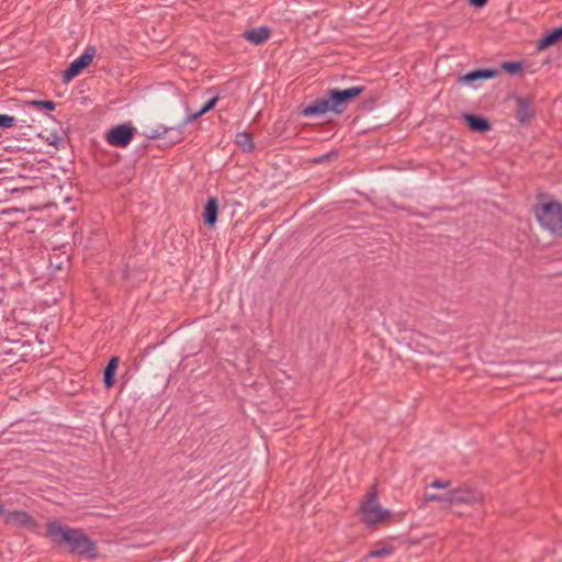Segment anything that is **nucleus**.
<instances>
[{"mask_svg":"<svg viewBox=\"0 0 562 562\" xmlns=\"http://www.w3.org/2000/svg\"><path fill=\"white\" fill-rule=\"evenodd\" d=\"M393 551H394V548L392 546H384L380 549H374V550L369 551L367 553V555L364 557V560H370L373 558H384V557H387L391 553H393Z\"/></svg>","mask_w":562,"mask_h":562,"instance_id":"obj_22","label":"nucleus"},{"mask_svg":"<svg viewBox=\"0 0 562 562\" xmlns=\"http://www.w3.org/2000/svg\"><path fill=\"white\" fill-rule=\"evenodd\" d=\"M487 1L488 0H469V3H470V5H472L476 9H481L487 3Z\"/></svg>","mask_w":562,"mask_h":562,"instance_id":"obj_28","label":"nucleus"},{"mask_svg":"<svg viewBox=\"0 0 562 562\" xmlns=\"http://www.w3.org/2000/svg\"><path fill=\"white\" fill-rule=\"evenodd\" d=\"M136 133V128L131 123H122L108 131L105 140L111 146L124 148L132 142Z\"/></svg>","mask_w":562,"mask_h":562,"instance_id":"obj_5","label":"nucleus"},{"mask_svg":"<svg viewBox=\"0 0 562 562\" xmlns=\"http://www.w3.org/2000/svg\"><path fill=\"white\" fill-rule=\"evenodd\" d=\"M270 29L261 26L245 32V37L255 45L265 43L270 36Z\"/></svg>","mask_w":562,"mask_h":562,"instance_id":"obj_16","label":"nucleus"},{"mask_svg":"<svg viewBox=\"0 0 562 562\" xmlns=\"http://www.w3.org/2000/svg\"><path fill=\"white\" fill-rule=\"evenodd\" d=\"M171 131H177V128L173 127V126L167 127V126H164V125H159L149 135H147V137L150 138V139L162 138L168 132H171Z\"/></svg>","mask_w":562,"mask_h":562,"instance_id":"obj_23","label":"nucleus"},{"mask_svg":"<svg viewBox=\"0 0 562 562\" xmlns=\"http://www.w3.org/2000/svg\"><path fill=\"white\" fill-rule=\"evenodd\" d=\"M120 358L113 356L103 370V383L105 389H111L115 384V375L119 367Z\"/></svg>","mask_w":562,"mask_h":562,"instance_id":"obj_15","label":"nucleus"},{"mask_svg":"<svg viewBox=\"0 0 562 562\" xmlns=\"http://www.w3.org/2000/svg\"><path fill=\"white\" fill-rule=\"evenodd\" d=\"M32 190H33V188L25 187V188H22V189L14 188V189H12L11 191H12V192H18V191H22V192H31Z\"/></svg>","mask_w":562,"mask_h":562,"instance_id":"obj_30","label":"nucleus"},{"mask_svg":"<svg viewBox=\"0 0 562 562\" xmlns=\"http://www.w3.org/2000/svg\"><path fill=\"white\" fill-rule=\"evenodd\" d=\"M451 481L435 480L430 486L435 488H447L450 487Z\"/></svg>","mask_w":562,"mask_h":562,"instance_id":"obj_27","label":"nucleus"},{"mask_svg":"<svg viewBox=\"0 0 562 562\" xmlns=\"http://www.w3.org/2000/svg\"><path fill=\"white\" fill-rule=\"evenodd\" d=\"M562 41V25L548 31L537 43V49L543 50Z\"/></svg>","mask_w":562,"mask_h":562,"instance_id":"obj_14","label":"nucleus"},{"mask_svg":"<svg viewBox=\"0 0 562 562\" xmlns=\"http://www.w3.org/2000/svg\"><path fill=\"white\" fill-rule=\"evenodd\" d=\"M483 502V494L474 488L459 487L448 491V504H480Z\"/></svg>","mask_w":562,"mask_h":562,"instance_id":"obj_8","label":"nucleus"},{"mask_svg":"<svg viewBox=\"0 0 562 562\" xmlns=\"http://www.w3.org/2000/svg\"><path fill=\"white\" fill-rule=\"evenodd\" d=\"M369 102H370V105H369V106L371 108V106H372V104L375 102V100H374V99H371V100L367 101L366 103H369Z\"/></svg>","mask_w":562,"mask_h":562,"instance_id":"obj_31","label":"nucleus"},{"mask_svg":"<svg viewBox=\"0 0 562 562\" xmlns=\"http://www.w3.org/2000/svg\"><path fill=\"white\" fill-rule=\"evenodd\" d=\"M236 144L245 153H250L255 148L252 135L250 133H248V132L237 133V135H236Z\"/></svg>","mask_w":562,"mask_h":562,"instance_id":"obj_17","label":"nucleus"},{"mask_svg":"<svg viewBox=\"0 0 562 562\" xmlns=\"http://www.w3.org/2000/svg\"><path fill=\"white\" fill-rule=\"evenodd\" d=\"M524 61L506 60L501 64V68L510 75H518L524 71Z\"/></svg>","mask_w":562,"mask_h":562,"instance_id":"obj_18","label":"nucleus"},{"mask_svg":"<svg viewBox=\"0 0 562 562\" xmlns=\"http://www.w3.org/2000/svg\"><path fill=\"white\" fill-rule=\"evenodd\" d=\"M327 112L334 113V108L330 102V95L327 98L316 99L312 103L304 106L301 114L304 116H316Z\"/></svg>","mask_w":562,"mask_h":562,"instance_id":"obj_10","label":"nucleus"},{"mask_svg":"<svg viewBox=\"0 0 562 562\" xmlns=\"http://www.w3.org/2000/svg\"><path fill=\"white\" fill-rule=\"evenodd\" d=\"M218 216V200L215 196H210L206 200L203 209V223L207 227H214Z\"/></svg>","mask_w":562,"mask_h":562,"instance_id":"obj_13","label":"nucleus"},{"mask_svg":"<svg viewBox=\"0 0 562 562\" xmlns=\"http://www.w3.org/2000/svg\"><path fill=\"white\" fill-rule=\"evenodd\" d=\"M45 537L58 548H67L68 553L88 560H95L99 557L98 547L82 529L71 528L58 520L46 524Z\"/></svg>","mask_w":562,"mask_h":562,"instance_id":"obj_1","label":"nucleus"},{"mask_svg":"<svg viewBox=\"0 0 562 562\" xmlns=\"http://www.w3.org/2000/svg\"><path fill=\"white\" fill-rule=\"evenodd\" d=\"M26 106L35 109V110H46V111H54L56 108V104L52 100H32L27 101Z\"/></svg>","mask_w":562,"mask_h":562,"instance_id":"obj_20","label":"nucleus"},{"mask_svg":"<svg viewBox=\"0 0 562 562\" xmlns=\"http://www.w3.org/2000/svg\"><path fill=\"white\" fill-rule=\"evenodd\" d=\"M499 74L497 69L484 68L471 70L458 78L459 83L470 85L477 80H487L496 77Z\"/></svg>","mask_w":562,"mask_h":562,"instance_id":"obj_11","label":"nucleus"},{"mask_svg":"<svg viewBox=\"0 0 562 562\" xmlns=\"http://www.w3.org/2000/svg\"><path fill=\"white\" fill-rule=\"evenodd\" d=\"M550 364H551L550 362H543V361L535 362V363H532V366L539 367V368H536L531 372L533 373V375L536 378H548L550 380H558V379H560L559 376H554V375H549L548 374V367Z\"/></svg>","mask_w":562,"mask_h":562,"instance_id":"obj_19","label":"nucleus"},{"mask_svg":"<svg viewBox=\"0 0 562 562\" xmlns=\"http://www.w3.org/2000/svg\"><path fill=\"white\" fill-rule=\"evenodd\" d=\"M366 90L364 86H355L347 89H329L327 95H330V102L335 114H341L346 111L348 104L362 94Z\"/></svg>","mask_w":562,"mask_h":562,"instance_id":"obj_4","label":"nucleus"},{"mask_svg":"<svg viewBox=\"0 0 562 562\" xmlns=\"http://www.w3.org/2000/svg\"><path fill=\"white\" fill-rule=\"evenodd\" d=\"M218 101V97L215 95L213 98H211L201 109L200 111L202 112V114H205L207 113L209 111H211L212 109L215 108L216 103Z\"/></svg>","mask_w":562,"mask_h":562,"instance_id":"obj_25","label":"nucleus"},{"mask_svg":"<svg viewBox=\"0 0 562 562\" xmlns=\"http://www.w3.org/2000/svg\"><path fill=\"white\" fill-rule=\"evenodd\" d=\"M15 125L14 116L0 114V128H11Z\"/></svg>","mask_w":562,"mask_h":562,"instance_id":"obj_24","label":"nucleus"},{"mask_svg":"<svg viewBox=\"0 0 562 562\" xmlns=\"http://www.w3.org/2000/svg\"><path fill=\"white\" fill-rule=\"evenodd\" d=\"M333 155H334L333 153L321 155L319 157L315 158L314 161L317 162V164L326 162V161H328L330 159V157Z\"/></svg>","mask_w":562,"mask_h":562,"instance_id":"obj_29","label":"nucleus"},{"mask_svg":"<svg viewBox=\"0 0 562 562\" xmlns=\"http://www.w3.org/2000/svg\"><path fill=\"white\" fill-rule=\"evenodd\" d=\"M517 104L516 119L519 124H528L535 116L533 97L513 95Z\"/></svg>","mask_w":562,"mask_h":562,"instance_id":"obj_9","label":"nucleus"},{"mask_svg":"<svg viewBox=\"0 0 562 562\" xmlns=\"http://www.w3.org/2000/svg\"><path fill=\"white\" fill-rule=\"evenodd\" d=\"M360 510L363 513L361 518L362 522L367 526H372L376 522L383 521L391 516L387 509H382L378 502L376 484H373L366 494Z\"/></svg>","mask_w":562,"mask_h":562,"instance_id":"obj_3","label":"nucleus"},{"mask_svg":"<svg viewBox=\"0 0 562 562\" xmlns=\"http://www.w3.org/2000/svg\"><path fill=\"white\" fill-rule=\"evenodd\" d=\"M3 519L7 525L25 528L33 532H36L40 527L36 519L25 510H5Z\"/></svg>","mask_w":562,"mask_h":562,"instance_id":"obj_7","label":"nucleus"},{"mask_svg":"<svg viewBox=\"0 0 562 562\" xmlns=\"http://www.w3.org/2000/svg\"><path fill=\"white\" fill-rule=\"evenodd\" d=\"M426 501L443 502L448 504V492L446 494H427Z\"/></svg>","mask_w":562,"mask_h":562,"instance_id":"obj_26","label":"nucleus"},{"mask_svg":"<svg viewBox=\"0 0 562 562\" xmlns=\"http://www.w3.org/2000/svg\"><path fill=\"white\" fill-rule=\"evenodd\" d=\"M94 55H95V47L88 46L85 49V52L77 59L71 61L66 70H64L63 82L68 83L74 78H76L78 75H80V72L91 64Z\"/></svg>","mask_w":562,"mask_h":562,"instance_id":"obj_6","label":"nucleus"},{"mask_svg":"<svg viewBox=\"0 0 562 562\" xmlns=\"http://www.w3.org/2000/svg\"><path fill=\"white\" fill-rule=\"evenodd\" d=\"M203 114H202V112L200 110L198 112H195V113L188 114L186 116V119L183 120V122L179 126L176 127L177 128V133H178V137L176 139L171 140L170 143L175 144V143L180 142L181 140V134L183 133L184 126L187 124H189V123H192V122L196 121Z\"/></svg>","mask_w":562,"mask_h":562,"instance_id":"obj_21","label":"nucleus"},{"mask_svg":"<svg viewBox=\"0 0 562 562\" xmlns=\"http://www.w3.org/2000/svg\"><path fill=\"white\" fill-rule=\"evenodd\" d=\"M532 213L543 229L550 232L554 237L562 236V203L550 201L535 204Z\"/></svg>","mask_w":562,"mask_h":562,"instance_id":"obj_2","label":"nucleus"},{"mask_svg":"<svg viewBox=\"0 0 562 562\" xmlns=\"http://www.w3.org/2000/svg\"><path fill=\"white\" fill-rule=\"evenodd\" d=\"M463 119L472 132L486 133L492 128L491 122L483 115L464 113Z\"/></svg>","mask_w":562,"mask_h":562,"instance_id":"obj_12","label":"nucleus"}]
</instances>
